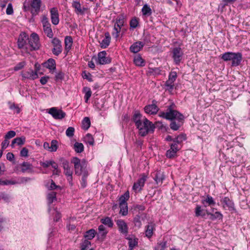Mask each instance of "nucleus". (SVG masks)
<instances>
[{"label":"nucleus","mask_w":250,"mask_h":250,"mask_svg":"<svg viewBox=\"0 0 250 250\" xmlns=\"http://www.w3.org/2000/svg\"><path fill=\"white\" fill-rule=\"evenodd\" d=\"M175 105L172 104L169 105L167 112H162L159 114V116L167 120H172L170 124V128L173 130H177L183 124L184 121V116L182 114L175 110Z\"/></svg>","instance_id":"nucleus-1"},{"label":"nucleus","mask_w":250,"mask_h":250,"mask_svg":"<svg viewBox=\"0 0 250 250\" xmlns=\"http://www.w3.org/2000/svg\"><path fill=\"white\" fill-rule=\"evenodd\" d=\"M221 59L225 62L231 61L232 66H237L242 61V54L240 52H227L221 55Z\"/></svg>","instance_id":"nucleus-2"},{"label":"nucleus","mask_w":250,"mask_h":250,"mask_svg":"<svg viewBox=\"0 0 250 250\" xmlns=\"http://www.w3.org/2000/svg\"><path fill=\"white\" fill-rule=\"evenodd\" d=\"M130 52L135 54L134 56L133 62L135 65L141 66V55L138 54L141 51V42H134L129 47Z\"/></svg>","instance_id":"nucleus-3"},{"label":"nucleus","mask_w":250,"mask_h":250,"mask_svg":"<svg viewBox=\"0 0 250 250\" xmlns=\"http://www.w3.org/2000/svg\"><path fill=\"white\" fill-rule=\"evenodd\" d=\"M40 45L38 35L35 33H32L30 37H28L27 53H29L30 51L39 49Z\"/></svg>","instance_id":"nucleus-4"},{"label":"nucleus","mask_w":250,"mask_h":250,"mask_svg":"<svg viewBox=\"0 0 250 250\" xmlns=\"http://www.w3.org/2000/svg\"><path fill=\"white\" fill-rule=\"evenodd\" d=\"M71 163L74 164L75 174L78 175H82L83 170L86 168V162L84 159L81 160L78 157H73Z\"/></svg>","instance_id":"nucleus-5"},{"label":"nucleus","mask_w":250,"mask_h":250,"mask_svg":"<svg viewBox=\"0 0 250 250\" xmlns=\"http://www.w3.org/2000/svg\"><path fill=\"white\" fill-rule=\"evenodd\" d=\"M28 42V36L24 32H22L20 34L17 43L19 48L22 50V51H24L25 53L27 52V47Z\"/></svg>","instance_id":"nucleus-6"},{"label":"nucleus","mask_w":250,"mask_h":250,"mask_svg":"<svg viewBox=\"0 0 250 250\" xmlns=\"http://www.w3.org/2000/svg\"><path fill=\"white\" fill-rule=\"evenodd\" d=\"M172 58L174 62L177 65H179L183 58V52L180 47H174L171 50Z\"/></svg>","instance_id":"nucleus-7"},{"label":"nucleus","mask_w":250,"mask_h":250,"mask_svg":"<svg viewBox=\"0 0 250 250\" xmlns=\"http://www.w3.org/2000/svg\"><path fill=\"white\" fill-rule=\"evenodd\" d=\"M154 128V125L146 118L143 122V127H142V136H145L148 133L153 132Z\"/></svg>","instance_id":"nucleus-8"},{"label":"nucleus","mask_w":250,"mask_h":250,"mask_svg":"<svg viewBox=\"0 0 250 250\" xmlns=\"http://www.w3.org/2000/svg\"><path fill=\"white\" fill-rule=\"evenodd\" d=\"M42 23L43 29L44 33L49 38H52L53 36L52 30L51 28V24L49 23L47 17L44 16L42 20Z\"/></svg>","instance_id":"nucleus-9"},{"label":"nucleus","mask_w":250,"mask_h":250,"mask_svg":"<svg viewBox=\"0 0 250 250\" xmlns=\"http://www.w3.org/2000/svg\"><path fill=\"white\" fill-rule=\"evenodd\" d=\"M53 48L52 50L53 54L55 56L59 55L62 51V47L61 41L57 38H54L51 42Z\"/></svg>","instance_id":"nucleus-10"},{"label":"nucleus","mask_w":250,"mask_h":250,"mask_svg":"<svg viewBox=\"0 0 250 250\" xmlns=\"http://www.w3.org/2000/svg\"><path fill=\"white\" fill-rule=\"evenodd\" d=\"M48 113L56 120H61L64 118L66 116V114L61 109H58L56 107L50 108Z\"/></svg>","instance_id":"nucleus-11"},{"label":"nucleus","mask_w":250,"mask_h":250,"mask_svg":"<svg viewBox=\"0 0 250 250\" xmlns=\"http://www.w3.org/2000/svg\"><path fill=\"white\" fill-rule=\"evenodd\" d=\"M41 0H32L31 1L30 12L33 16L37 15L40 11Z\"/></svg>","instance_id":"nucleus-12"},{"label":"nucleus","mask_w":250,"mask_h":250,"mask_svg":"<svg viewBox=\"0 0 250 250\" xmlns=\"http://www.w3.org/2000/svg\"><path fill=\"white\" fill-rule=\"evenodd\" d=\"M116 224L118 228L119 231L125 236H127L128 228L126 223L122 219H119L116 221Z\"/></svg>","instance_id":"nucleus-13"},{"label":"nucleus","mask_w":250,"mask_h":250,"mask_svg":"<svg viewBox=\"0 0 250 250\" xmlns=\"http://www.w3.org/2000/svg\"><path fill=\"white\" fill-rule=\"evenodd\" d=\"M170 148L166 152V156L170 159L173 158L176 156L177 152L180 150L176 143H172L170 145Z\"/></svg>","instance_id":"nucleus-14"},{"label":"nucleus","mask_w":250,"mask_h":250,"mask_svg":"<svg viewBox=\"0 0 250 250\" xmlns=\"http://www.w3.org/2000/svg\"><path fill=\"white\" fill-rule=\"evenodd\" d=\"M21 76L23 79L35 80L38 78L37 71H34L32 69L22 72Z\"/></svg>","instance_id":"nucleus-15"},{"label":"nucleus","mask_w":250,"mask_h":250,"mask_svg":"<svg viewBox=\"0 0 250 250\" xmlns=\"http://www.w3.org/2000/svg\"><path fill=\"white\" fill-rule=\"evenodd\" d=\"M106 53L105 51L100 52L98 54V62L100 64L109 63L111 62L110 58L106 57Z\"/></svg>","instance_id":"nucleus-16"},{"label":"nucleus","mask_w":250,"mask_h":250,"mask_svg":"<svg viewBox=\"0 0 250 250\" xmlns=\"http://www.w3.org/2000/svg\"><path fill=\"white\" fill-rule=\"evenodd\" d=\"M155 230V225L152 222L149 223L145 227V236L148 238H150L153 235V232Z\"/></svg>","instance_id":"nucleus-17"},{"label":"nucleus","mask_w":250,"mask_h":250,"mask_svg":"<svg viewBox=\"0 0 250 250\" xmlns=\"http://www.w3.org/2000/svg\"><path fill=\"white\" fill-rule=\"evenodd\" d=\"M51 20L52 23L57 25L59 22V13L57 8L54 7L50 10Z\"/></svg>","instance_id":"nucleus-18"},{"label":"nucleus","mask_w":250,"mask_h":250,"mask_svg":"<svg viewBox=\"0 0 250 250\" xmlns=\"http://www.w3.org/2000/svg\"><path fill=\"white\" fill-rule=\"evenodd\" d=\"M132 120L138 129L139 134L141 133V114L139 111H136L133 116Z\"/></svg>","instance_id":"nucleus-19"},{"label":"nucleus","mask_w":250,"mask_h":250,"mask_svg":"<svg viewBox=\"0 0 250 250\" xmlns=\"http://www.w3.org/2000/svg\"><path fill=\"white\" fill-rule=\"evenodd\" d=\"M146 113L149 114H155L159 110L158 107L155 104H151L146 105L144 108Z\"/></svg>","instance_id":"nucleus-20"},{"label":"nucleus","mask_w":250,"mask_h":250,"mask_svg":"<svg viewBox=\"0 0 250 250\" xmlns=\"http://www.w3.org/2000/svg\"><path fill=\"white\" fill-rule=\"evenodd\" d=\"M111 37L109 32H106L104 33V38L100 42V46L102 48L107 47L110 42Z\"/></svg>","instance_id":"nucleus-21"},{"label":"nucleus","mask_w":250,"mask_h":250,"mask_svg":"<svg viewBox=\"0 0 250 250\" xmlns=\"http://www.w3.org/2000/svg\"><path fill=\"white\" fill-rule=\"evenodd\" d=\"M72 6L75 9V12L77 14L83 15L86 8H82L81 5L79 2L73 1Z\"/></svg>","instance_id":"nucleus-22"},{"label":"nucleus","mask_w":250,"mask_h":250,"mask_svg":"<svg viewBox=\"0 0 250 250\" xmlns=\"http://www.w3.org/2000/svg\"><path fill=\"white\" fill-rule=\"evenodd\" d=\"M25 142V137L21 136V137H17L12 140L11 146L12 148H14L15 147V144H16L18 146H21L24 145Z\"/></svg>","instance_id":"nucleus-23"},{"label":"nucleus","mask_w":250,"mask_h":250,"mask_svg":"<svg viewBox=\"0 0 250 250\" xmlns=\"http://www.w3.org/2000/svg\"><path fill=\"white\" fill-rule=\"evenodd\" d=\"M165 178V176L163 172L157 171L155 174L154 179L157 185H161L163 183V181Z\"/></svg>","instance_id":"nucleus-24"},{"label":"nucleus","mask_w":250,"mask_h":250,"mask_svg":"<svg viewBox=\"0 0 250 250\" xmlns=\"http://www.w3.org/2000/svg\"><path fill=\"white\" fill-rule=\"evenodd\" d=\"M44 66L51 70H55L56 69L55 61L52 58L49 59L44 63Z\"/></svg>","instance_id":"nucleus-25"},{"label":"nucleus","mask_w":250,"mask_h":250,"mask_svg":"<svg viewBox=\"0 0 250 250\" xmlns=\"http://www.w3.org/2000/svg\"><path fill=\"white\" fill-rule=\"evenodd\" d=\"M21 171L23 172H31L33 170L32 165L28 162H24L21 164Z\"/></svg>","instance_id":"nucleus-26"},{"label":"nucleus","mask_w":250,"mask_h":250,"mask_svg":"<svg viewBox=\"0 0 250 250\" xmlns=\"http://www.w3.org/2000/svg\"><path fill=\"white\" fill-rule=\"evenodd\" d=\"M202 203L205 207H207V206H214L215 204V202L213 198L209 195L207 196L205 199L202 200Z\"/></svg>","instance_id":"nucleus-27"},{"label":"nucleus","mask_w":250,"mask_h":250,"mask_svg":"<svg viewBox=\"0 0 250 250\" xmlns=\"http://www.w3.org/2000/svg\"><path fill=\"white\" fill-rule=\"evenodd\" d=\"M129 198V192L127 190L123 195H121L119 199V205L127 204V201Z\"/></svg>","instance_id":"nucleus-28"},{"label":"nucleus","mask_w":250,"mask_h":250,"mask_svg":"<svg viewBox=\"0 0 250 250\" xmlns=\"http://www.w3.org/2000/svg\"><path fill=\"white\" fill-rule=\"evenodd\" d=\"M139 18H132L129 22L130 30H133L139 25Z\"/></svg>","instance_id":"nucleus-29"},{"label":"nucleus","mask_w":250,"mask_h":250,"mask_svg":"<svg viewBox=\"0 0 250 250\" xmlns=\"http://www.w3.org/2000/svg\"><path fill=\"white\" fill-rule=\"evenodd\" d=\"M96 234V232L94 229H90L85 232L84 235V238L88 241L92 240Z\"/></svg>","instance_id":"nucleus-30"},{"label":"nucleus","mask_w":250,"mask_h":250,"mask_svg":"<svg viewBox=\"0 0 250 250\" xmlns=\"http://www.w3.org/2000/svg\"><path fill=\"white\" fill-rule=\"evenodd\" d=\"M207 214L208 215H210V219L212 220H214L216 219H222L223 215L219 211H216L214 213H211L208 210H206Z\"/></svg>","instance_id":"nucleus-31"},{"label":"nucleus","mask_w":250,"mask_h":250,"mask_svg":"<svg viewBox=\"0 0 250 250\" xmlns=\"http://www.w3.org/2000/svg\"><path fill=\"white\" fill-rule=\"evenodd\" d=\"M65 50L68 51L71 48L73 40L71 36H66L64 39Z\"/></svg>","instance_id":"nucleus-32"},{"label":"nucleus","mask_w":250,"mask_h":250,"mask_svg":"<svg viewBox=\"0 0 250 250\" xmlns=\"http://www.w3.org/2000/svg\"><path fill=\"white\" fill-rule=\"evenodd\" d=\"M83 92L85 93L84 97L85 102L87 103L92 94L91 89L89 87L85 86L83 88Z\"/></svg>","instance_id":"nucleus-33"},{"label":"nucleus","mask_w":250,"mask_h":250,"mask_svg":"<svg viewBox=\"0 0 250 250\" xmlns=\"http://www.w3.org/2000/svg\"><path fill=\"white\" fill-rule=\"evenodd\" d=\"M47 199L49 205H51L54 201L57 200L56 193L54 191H51L48 193L47 196Z\"/></svg>","instance_id":"nucleus-34"},{"label":"nucleus","mask_w":250,"mask_h":250,"mask_svg":"<svg viewBox=\"0 0 250 250\" xmlns=\"http://www.w3.org/2000/svg\"><path fill=\"white\" fill-rule=\"evenodd\" d=\"M142 12L144 16L147 17L151 15L152 10L149 6L145 4L142 8Z\"/></svg>","instance_id":"nucleus-35"},{"label":"nucleus","mask_w":250,"mask_h":250,"mask_svg":"<svg viewBox=\"0 0 250 250\" xmlns=\"http://www.w3.org/2000/svg\"><path fill=\"white\" fill-rule=\"evenodd\" d=\"M187 139V136L185 134H181L177 137L174 139L173 143L177 144H181L184 141Z\"/></svg>","instance_id":"nucleus-36"},{"label":"nucleus","mask_w":250,"mask_h":250,"mask_svg":"<svg viewBox=\"0 0 250 250\" xmlns=\"http://www.w3.org/2000/svg\"><path fill=\"white\" fill-rule=\"evenodd\" d=\"M101 222L102 224H104V225L107 226L109 228H112L113 227V221L111 218L109 217H106L104 218L101 219Z\"/></svg>","instance_id":"nucleus-37"},{"label":"nucleus","mask_w":250,"mask_h":250,"mask_svg":"<svg viewBox=\"0 0 250 250\" xmlns=\"http://www.w3.org/2000/svg\"><path fill=\"white\" fill-rule=\"evenodd\" d=\"M90 121L88 117H84L82 121V128L85 130H87L90 126Z\"/></svg>","instance_id":"nucleus-38"},{"label":"nucleus","mask_w":250,"mask_h":250,"mask_svg":"<svg viewBox=\"0 0 250 250\" xmlns=\"http://www.w3.org/2000/svg\"><path fill=\"white\" fill-rule=\"evenodd\" d=\"M121 27L119 25H117L116 23L114 24L113 31L112 33V35L113 38L117 39L119 37V33L121 32Z\"/></svg>","instance_id":"nucleus-39"},{"label":"nucleus","mask_w":250,"mask_h":250,"mask_svg":"<svg viewBox=\"0 0 250 250\" xmlns=\"http://www.w3.org/2000/svg\"><path fill=\"white\" fill-rule=\"evenodd\" d=\"M73 148L77 153H81L84 150V146L81 143L76 142L74 145Z\"/></svg>","instance_id":"nucleus-40"},{"label":"nucleus","mask_w":250,"mask_h":250,"mask_svg":"<svg viewBox=\"0 0 250 250\" xmlns=\"http://www.w3.org/2000/svg\"><path fill=\"white\" fill-rule=\"evenodd\" d=\"M120 214L122 216H126L128 214L127 204L119 205Z\"/></svg>","instance_id":"nucleus-41"},{"label":"nucleus","mask_w":250,"mask_h":250,"mask_svg":"<svg viewBox=\"0 0 250 250\" xmlns=\"http://www.w3.org/2000/svg\"><path fill=\"white\" fill-rule=\"evenodd\" d=\"M84 141L89 144L90 145L93 146L94 145V141L92 135L90 133H87L84 137Z\"/></svg>","instance_id":"nucleus-42"},{"label":"nucleus","mask_w":250,"mask_h":250,"mask_svg":"<svg viewBox=\"0 0 250 250\" xmlns=\"http://www.w3.org/2000/svg\"><path fill=\"white\" fill-rule=\"evenodd\" d=\"M132 190L135 193H138L141 191V178L138 179L137 181L134 183Z\"/></svg>","instance_id":"nucleus-43"},{"label":"nucleus","mask_w":250,"mask_h":250,"mask_svg":"<svg viewBox=\"0 0 250 250\" xmlns=\"http://www.w3.org/2000/svg\"><path fill=\"white\" fill-rule=\"evenodd\" d=\"M223 203L229 208H234V204L229 197H224L223 199Z\"/></svg>","instance_id":"nucleus-44"},{"label":"nucleus","mask_w":250,"mask_h":250,"mask_svg":"<svg viewBox=\"0 0 250 250\" xmlns=\"http://www.w3.org/2000/svg\"><path fill=\"white\" fill-rule=\"evenodd\" d=\"M8 104L9 105V108L11 110H13L14 112L18 114L21 112L20 108L18 105H16L14 103L9 102Z\"/></svg>","instance_id":"nucleus-45"},{"label":"nucleus","mask_w":250,"mask_h":250,"mask_svg":"<svg viewBox=\"0 0 250 250\" xmlns=\"http://www.w3.org/2000/svg\"><path fill=\"white\" fill-rule=\"evenodd\" d=\"M167 247V241H163L158 243L155 250H164Z\"/></svg>","instance_id":"nucleus-46"},{"label":"nucleus","mask_w":250,"mask_h":250,"mask_svg":"<svg viewBox=\"0 0 250 250\" xmlns=\"http://www.w3.org/2000/svg\"><path fill=\"white\" fill-rule=\"evenodd\" d=\"M129 241H128V245H129V248L130 249V250H132L135 246L137 244L138 242L136 239L134 238L132 239L131 238H128Z\"/></svg>","instance_id":"nucleus-47"},{"label":"nucleus","mask_w":250,"mask_h":250,"mask_svg":"<svg viewBox=\"0 0 250 250\" xmlns=\"http://www.w3.org/2000/svg\"><path fill=\"white\" fill-rule=\"evenodd\" d=\"M125 22V16L124 15H120L117 19L116 24L122 27L124 25Z\"/></svg>","instance_id":"nucleus-48"},{"label":"nucleus","mask_w":250,"mask_h":250,"mask_svg":"<svg viewBox=\"0 0 250 250\" xmlns=\"http://www.w3.org/2000/svg\"><path fill=\"white\" fill-rule=\"evenodd\" d=\"M99 235H101V236L104 237L106 235L107 232L105 230V227L103 225H101L98 227Z\"/></svg>","instance_id":"nucleus-49"},{"label":"nucleus","mask_w":250,"mask_h":250,"mask_svg":"<svg viewBox=\"0 0 250 250\" xmlns=\"http://www.w3.org/2000/svg\"><path fill=\"white\" fill-rule=\"evenodd\" d=\"M58 142L56 140H53L51 141V145L50 146V149H49V151L51 152H55L57 150L58 146H57Z\"/></svg>","instance_id":"nucleus-50"},{"label":"nucleus","mask_w":250,"mask_h":250,"mask_svg":"<svg viewBox=\"0 0 250 250\" xmlns=\"http://www.w3.org/2000/svg\"><path fill=\"white\" fill-rule=\"evenodd\" d=\"M61 161L62 167L64 169V171L66 169L71 168V167H70L69 165V162L67 160H65L63 158H62Z\"/></svg>","instance_id":"nucleus-51"},{"label":"nucleus","mask_w":250,"mask_h":250,"mask_svg":"<svg viewBox=\"0 0 250 250\" xmlns=\"http://www.w3.org/2000/svg\"><path fill=\"white\" fill-rule=\"evenodd\" d=\"M61 161L62 167L64 169V171L66 169L71 168V167H70L69 165V162L67 160H65L63 158H62Z\"/></svg>","instance_id":"nucleus-52"},{"label":"nucleus","mask_w":250,"mask_h":250,"mask_svg":"<svg viewBox=\"0 0 250 250\" xmlns=\"http://www.w3.org/2000/svg\"><path fill=\"white\" fill-rule=\"evenodd\" d=\"M91 245V242L87 240H84L81 244V250H87Z\"/></svg>","instance_id":"nucleus-53"},{"label":"nucleus","mask_w":250,"mask_h":250,"mask_svg":"<svg viewBox=\"0 0 250 250\" xmlns=\"http://www.w3.org/2000/svg\"><path fill=\"white\" fill-rule=\"evenodd\" d=\"M75 128L73 127H69L66 130V135L68 137H72L74 136Z\"/></svg>","instance_id":"nucleus-54"},{"label":"nucleus","mask_w":250,"mask_h":250,"mask_svg":"<svg viewBox=\"0 0 250 250\" xmlns=\"http://www.w3.org/2000/svg\"><path fill=\"white\" fill-rule=\"evenodd\" d=\"M203 210L201 209V207L200 206H197L195 208V215L196 216H204L205 213H202Z\"/></svg>","instance_id":"nucleus-55"},{"label":"nucleus","mask_w":250,"mask_h":250,"mask_svg":"<svg viewBox=\"0 0 250 250\" xmlns=\"http://www.w3.org/2000/svg\"><path fill=\"white\" fill-rule=\"evenodd\" d=\"M177 77V73L175 71H172L170 73L169 76H168V80L170 81H172L173 82H174L176 80V79Z\"/></svg>","instance_id":"nucleus-56"},{"label":"nucleus","mask_w":250,"mask_h":250,"mask_svg":"<svg viewBox=\"0 0 250 250\" xmlns=\"http://www.w3.org/2000/svg\"><path fill=\"white\" fill-rule=\"evenodd\" d=\"M16 183V182L11 180H0V185H14Z\"/></svg>","instance_id":"nucleus-57"},{"label":"nucleus","mask_w":250,"mask_h":250,"mask_svg":"<svg viewBox=\"0 0 250 250\" xmlns=\"http://www.w3.org/2000/svg\"><path fill=\"white\" fill-rule=\"evenodd\" d=\"M141 217L139 214L137 215L134 218V223L136 226H138L139 228L141 226Z\"/></svg>","instance_id":"nucleus-58"},{"label":"nucleus","mask_w":250,"mask_h":250,"mask_svg":"<svg viewBox=\"0 0 250 250\" xmlns=\"http://www.w3.org/2000/svg\"><path fill=\"white\" fill-rule=\"evenodd\" d=\"M16 136V132L14 131L10 130L5 135L4 138L7 139H9L12 138H13Z\"/></svg>","instance_id":"nucleus-59"},{"label":"nucleus","mask_w":250,"mask_h":250,"mask_svg":"<svg viewBox=\"0 0 250 250\" xmlns=\"http://www.w3.org/2000/svg\"><path fill=\"white\" fill-rule=\"evenodd\" d=\"M172 81H170L168 80L165 83V86L167 87L169 90H172L173 89L174 84Z\"/></svg>","instance_id":"nucleus-60"},{"label":"nucleus","mask_w":250,"mask_h":250,"mask_svg":"<svg viewBox=\"0 0 250 250\" xmlns=\"http://www.w3.org/2000/svg\"><path fill=\"white\" fill-rule=\"evenodd\" d=\"M25 63L24 62H20L14 67V69L15 71L21 70L25 66Z\"/></svg>","instance_id":"nucleus-61"},{"label":"nucleus","mask_w":250,"mask_h":250,"mask_svg":"<svg viewBox=\"0 0 250 250\" xmlns=\"http://www.w3.org/2000/svg\"><path fill=\"white\" fill-rule=\"evenodd\" d=\"M83 79H87L89 82H92L93 81L92 76L89 73H86L84 71L83 73Z\"/></svg>","instance_id":"nucleus-62"},{"label":"nucleus","mask_w":250,"mask_h":250,"mask_svg":"<svg viewBox=\"0 0 250 250\" xmlns=\"http://www.w3.org/2000/svg\"><path fill=\"white\" fill-rule=\"evenodd\" d=\"M6 13L7 15H11L13 13V6L11 3L8 4L6 8Z\"/></svg>","instance_id":"nucleus-63"},{"label":"nucleus","mask_w":250,"mask_h":250,"mask_svg":"<svg viewBox=\"0 0 250 250\" xmlns=\"http://www.w3.org/2000/svg\"><path fill=\"white\" fill-rule=\"evenodd\" d=\"M28 150L26 147H23L21 150L20 155L22 157H26L28 156Z\"/></svg>","instance_id":"nucleus-64"}]
</instances>
